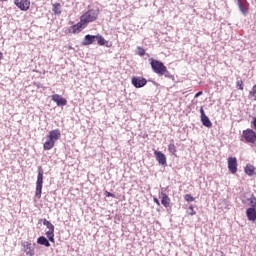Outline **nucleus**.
<instances>
[{
	"label": "nucleus",
	"instance_id": "obj_15",
	"mask_svg": "<svg viewBox=\"0 0 256 256\" xmlns=\"http://www.w3.org/2000/svg\"><path fill=\"white\" fill-rule=\"evenodd\" d=\"M244 172L246 175H248V177H253L256 175V168L253 166V164H247L244 168Z\"/></svg>",
	"mask_w": 256,
	"mask_h": 256
},
{
	"label": "nucleus",
	"instance_id": "obj_22",
	"mask_svg": "<svg viewBox=\"0 0 256 256\" xmlns=\"http://www.w3.org/2000/svg\"><path fill=\"white\" fill-rule=\"evenodd\" d=\"M53 11L55 15H61V3L53 4Z\"/></svg>",
	"mask_w": 256,
	"mask_h": 256
},
{
	"label": "nucleus",
	"instance_id": "obj_12",
	"mask_svg": "<svg viewBox=\"0 0 256 256\" xmlns=\"http://www.w3.org/2000/svg\"><path fill=\"white\" fill-rule=\"evenodd\" d=\"M154 155L156 157V161H158L159 165H167V156L163 154L161 151H154Z\"/></svg>",
	"mask_w": 256,
	"mask_h": 256
},
{
	"label": "nucleus",
	"instance_id": "obj_25",
	"mask_svg": "<svg viewBox=\"0 0 256 256\" xmlns=\"http://www.w3.org/2000/svg\"><path fill=\"white\" fill-rule=\"evenodd\" d=\"M236 87H237V89H239V91H243V89H244L243 80H238V81L236 82Z\"/></svg>",
	"mask_w": 256,
	"mask_h": 256
},
{
	"label": "nucleus",
	"instance_id": "obj_33",
	"mask_svg": "<svg viewBox=\"0 0 256 256\" xmlns=\"http://www.w3.org/2000/svg\"><path fill=\"white\" fill-rule=\"evenodd\" d=\"M3 59V52H0V61Z\"/></svg>",
	"mask_w": 256,
	"mask_h": 256
},
{
	"label": "nucleus",
	"instance_id": "obj_16",
	"mask_svg": "<svg viewBox=\"0 0 256 256\" xmlns=\"http://www.w3.org/2000/svg\"><path fill=\"white\" fill-rule=\"evenodd\" d=\"M96 41V35H89L87 34L84 37L83 45H93Z\"/></svg>",
	"mask_w": 256,
	"mask_h": 256
},
{
	"label": "nucleus",
	"instance_id": "obj_5",
	"mask_svg": "<svg viewBox=\"0 0 256 256\" xmlns=\"http://www.w3.org/2000/svg\"><path fill=\"white\" fill-rule=\"evenodd\" d=\"M43 173V167L39 166L35 191V197H37V199H41V194L43 193Z\"/></svg>",
	"mask_w": 256,
	"mask_h": 256
},
{
	"label": "nucleus",
	"instance_id": "obj_10",
	"mask_svg": "<svg viewBox=\"0 0 256 256\" xmlns=\"http://www.w3.org/2000/svg\"><path fill=\"white\" fill-rule=\"evenodd\" d=\"M52 101H54L58 107H65V105H67V99L59 94L52 95Z\"/></svg>",
	"mask_w": 256,
	"mask_h": 256
},
{
	"label": "nucleus",
	"instance_id": "obj_14",
	"mask_svg": "<svg viewBox=\"0 0 256 256\" xmlns=\"http://www.w3.org/2000/svg\"><path fill=\"white\" fill-rule=\"evenodd\" d=\"M237 5L244 15L249 11L247 0H237Z\"/></svg>",
	"mask_w": 256,
	"mask_h": 256
},
{
	"label": "nucleus",
	"instance_id": "obj_21",
	"mask_svg": "<svg viewBox=\"0 0 256 256\" xmlns=\"http://www.w3.org/2000/svg\"><path fill=\"white\" fill-rule=\"evenodd\" d=\"M43 225H45V227H47V229H49L48 231H55V226L47 219L43 220Z\"/></svg>",
	"mask_w": 256,
	"mask_h": 256
},
{
	"label": "nucleus",
	"instance_id": "obj_18",
	"mask_svg": "<svg viewBox=\"0 0 256 256\" xmlns=\"http://www.w3.org/2000/svg\"><path fill=\"white\" fill-rule=\"evenodd\" d=\"M37 243H38V245H44V247H51V243H49V240H47V238H45V236H40L37 239Z\"/></svg>",
	"mask_w": 256,
	"mask_h": 256
},
{
	"label": "nucleus",
	"instance_id": "obj_1",
	"mask_svg": "<svg viewBox=\"0 0 256 256\" xmlns=\"http://www.w3.org/2000/svg\"><path fill=\"white\" fill-rule=\"evenodd\" d=\"M99 9H89L84 14L80 16V21L71 26L69 31L70 33H73V35H76V33H81L83 29L89 25V23H93L94 21H97L99 19Z\"/></svg>",
	"mask_w": 256,
	"mask_h": 256
},
{
	"label": "nucleus",
	"instance_id": "obj_7",
	"mask_svg": "<svg viewBox=\"0 0 256 256\" xmlns=\"http://www.w3.org/2000/svg\"><path fill=\"white\" fill-rule=\"evenodd\" d=\"M14 5H16L20 11H29L31 0H14Z\"/></svg>",
	"mask_w": 256,
	"mask_h": 256
},
{
	"label": "nucleus",
	"instance_id": "obj_30",
	"mask_svg": "<svg viewBox=\"0 0 256 256\" xmlns=\"http://www.w3.org/2000/svg\"><path fill=\"white\" fill-rule=\"evenodd\" d=\"M153 201H154V203H156V205H157L158 207H161V202H159V199H158L157 197H154V198H153Z\"/></svg>",
	"mask_w": 256,
	"mask_h": 256
},
{
	"label": "nucleus",
	"instance_id": "obj_20",
	"mask_svg": "<svg viewBox=\"0 0 256 256\" xmlns=\"http://www.w3.org/2000/svg\"><path fill=\"white\" fill-rule=\"evenodd\" d=\"M46 236L51 243H55V230H48Z\"/></svg>",
	"mask_w": 256,
	"mask_h": 256
},
{
	"label": "nucleus",
	"instance_id": "obj_8",
	"mask_svg": "<svg viewBox=\"0 0 256 256\" xmlns=\"http://www.w3.org/2000/svg\"><path fill=\"white\" fill-rule=\"evenodd\" d=\"M132 85L136 87V89H141V87H145L147 85V79L139 76H134L132 78Z\"/></svg>",
	"mask_w": 256,
	"mask_h": 256
},
{
	"label": "nucleus",
	"instance_id": "obj_9",
	"mask_svg": "<svg viewBox=\"0 0 256 256\" xmlns=\"http://www.w3.org/2000/svg\"><path fill=\"white\" fill-rule=\"evenodd\" d=\"M228 170L232 175L237 173V158L236 157H229L228 158Z\"/></svg>",
	"mask_w": 256,
	"mask_h": 256
},
{
	"label": "nucleus",
	"instance_id": "obj_3",
	"mask_svg": "<svg viewBox=\"0 0 256 256\" xmlns=\"http://www.w3.org/2000/svg\"><path fill=\"white\" fill-rule=\"evenodd\" d=\"M149 61H150V65L152 67V71H154L156 73V75H160V76L165 75V77H169V78L172 77L169 74V70H167V66L165 64H163V62H161L159 60H155L153 58H150Z\"/></svg>",
	"mask_w": 256,
	"mask_h": 256
},
{
	"label": "nucleus",
	"instance_id": "obj_19",
	"mask_svg": "<svg viewBox=\"0 0 256 256\" xmlns=\"http://www.w3.org/2000/svg\"><path fill=\"white\" fill-rule=\"evenodd\" d=\"M168 151L172 155L177 156V146H175V143H173V140H171V143L168 145Z\"/></svg>",
	"mask_w": 256,
	"mask_h": 256
},
{
	"label": "nucleus",
	"instance_id": "obj_13",
	"mask_svg": "<svg viewBox=\"0 0 256 256\" xmlns=\"http://www.w3.org/2000/svg\"><path fill=\"white\" fill-rule=\"evenodd\" d=\"M159 198L161 199V203L163 207H165L166 209L171 207V198H169L167 194H165L164 192H161L159 194Z\"/></svg>",
	"mask_w": 256,
	"mask_h": 256
},
{
	"label": "nucleus",
	"instance_id": "obj_24",
	"mask_svg": "<svg viewBox=\"0 0 256 256\" xmlns=\"http://www.w3.org/2000/svg\"><path fill=\"white\" fill-rule=\"evenodd\" d=\"M250 99H255L256 101V85L252 87V91L249 92Z\"/></svg>",
	"mask_w": 256,
	"mask_h": 256
},
{
	"label": "nucleus",
	"instance_id": "obj_23",
	"mask_svg": "<svg viewBox=\"0 0 256 256\" xmlns=\"http://www.w3.org/2000/svg\"><path fill=\"white\" fill-rule=\"evenodd\" d=\"M96 41H98V45H107V40H105V38L101 35H96Z\"/></svg>",
	"mask_w": 256,
	"mask_h": 256
},
{
	"label": "nucleus",
	"instance_id": "obj_26",
	"mask_svg": "<svg viewBox=\"0 0 256 256\" xmlns=\"http://www.w3.org/2000/svg\"><path fill=\"white\" fill-rule=\"evenodd\" d=\"M184 199H185V201H187L188 203H191V202L195 201V197H193L191 194H186V195L184 196Z\"/></svg>",
	"mask_w": 256,
	"mask_h": 256
},
{
	"label": "nucleus",
	"instance_id": "obj_29",
	"mask_svg": "<svg viewBox=\"0 0 256 256\" xmlns=\"http://www.w3.org/2000/svg\"><path fill=\"white\" fill-rule=\"evenodd\" d=\"M105 196L106 197H113V199H115V194L109 192V191H105Z\"/></svg>",
	"mask_w": 256,
	"mask_h": 256
},
{
	"label": "nucleus",
	"instance_id": "obj_6",
	"mask_svg": "<svg viewBox=\"0 0 256 256\" xmlns=\"http://www.w3.org/2000/svg\"><path fill=\"white\" fill-rule=\"evenodd\" d=\"M241 137H242L241 141H245V143H252V144L256 143V132L251 128H247L246 130H243Z\"/></svg>",
	"mask_w": 256,
	"mask_h": 256
},
{
	"label": "nucleus",
	"instance_id": "obj_2",
	"mask_svg": "<svg viewBox=\"0 0 256 256\" xmlns=\"http://www.w3.org/2000/svg\"><path fill=\"white\" fill-rule=\"evenodd\" d=\"M59 139H61V130L55 129L50 131L47 135V141L43 145L44 151H51Z\"/></svg>",
	"mask_w": 256,
	"mask_h": 256
},
{
	"label": "nucleus",
	"instance_id": "obj_4",
	"mask_svg": "<svg viewBox=\"0 0 256 256\" xmlns=\"http://www.w3.org/2000/svg\"><path fill=\"white\" fill-rule=\"evenodd\" d=\"M250 207L246 210L248 221L255 223L256 221V197L252 195L249 199Z\"/></svg>",
	"mask_w": 256,
	"mask_h": 256
},
{
	"label": "nucleus",
	"instance_id": "obj_17",
	"mask_svg": "<svg viewBox=\"0 0 256 256\" xmlns=\"http://www.w3.org/2000/svg\"><path fill=\"white\" fill-rule=\"evenodd\" d=\"M23 249H24V252L26 253L27 256H34L35 255V252L31 248V243L25 242L23 244Z\"/></svg>",
	"mask_w": 256,
	"mask_h": 256
},
{
	"label": "nucleus",
	"instance_id": "obj_34",
	"mask_svg": "<svg viewBox=\"0 0 256 256\" xmlns=\"http://www.w3.org/2000/svg\"><path fill=\"white\" fill-rule=\"evenodd\" d=\"M106 47H111V45H106Z\"/></svg>",
	"mask_w": 256,
	"mask_h": 256
},
{
	"label": "nucleus",
	"instance_id": "obj_32",
	"mask_svg": "<svg viewBox=\"0 0 256 256\" xmlns=\"http://www.w3.org/2000/svg\"><path fill=\"white\" fill-rule=\"evenodd\" d=\"M201 95H203V91H200V92L196 93V94H195V97H199V96H201Z\"/></svg>",
	"mask_w": 256,
	"mask_h": 256
},
{
	"label": "nucleus",
	"instance_id": "obj_31",
	"mask_svg": "<svg viewBox=\"0 0 256 256\" xmlns=\"http://www.w3.org/2000/svg\"><path fill=\"white\" fill-rule=\"evenodd\" d=\"M252 125L254 129L256 130V117L253 118Z\"/></svg>",
	"mask_w": 256,
	"mask_h": 256
},
{
	"label": "nucleus",
	"instance_id": "obj_28",
	"mask_svg": "<svg viewBox=\"0 0 256 256\" xmlns=\"http://www.w3.org/2000/svg\"><path fill=\"white\" fill-rule=\"evenodd\" d=\"M188 209H189V215H191V216H193V215H197V212L195 211V208L193 207V205H190L189 207H188Z\"/></svg>",
	"mask_w": 256,
	"mask_h": 256
},
{
	"label": "nucleus",
	"instance_id": "obj_11",
	"mask_svg": "<svg viewBox=\"0 0 256 256\" xmlns=\"http://www.w3.org/2000/svg\"><path fill=\"white\" fill-rule=\"evenodd\" d=\"M200 114H201V121L204 127L211 128L213 127V123H211V120L207 115H205V110H203V107L200 108Z\"/></svg>",
	"mask_w": 256,
	"mask_h": 256
},
{
	"label": "nucleus",
	"instance_id": "obj_27",
	"mask_svg": "<svg viewBox=\"0 0 256 256\" xmlns=\"http://www.w3.org/2000/svg\"><path fill=\"white\" fill-rule=\"evenodd\" d=\"M137 50H138V55H139L140 57H143V56L145 55V49H144L143 47L138 46V47H137Z\"/></svg>",
	"mask_w": 256,
	"mask_h": 256
}]
</instances>
